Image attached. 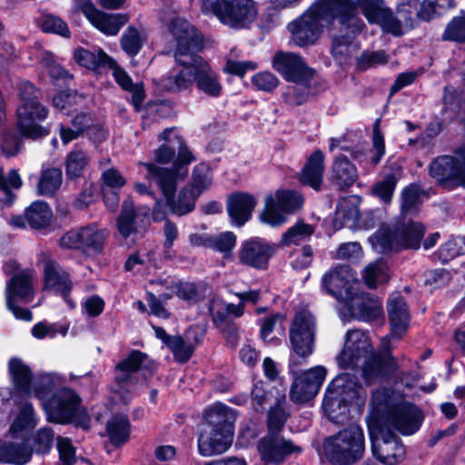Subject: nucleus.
Returning <instances> with one entry per match:
<instances>
[{"mask_svg":"<svg viewBox=\"0 0 465 465\" xmlns=\"http://www.w3.org/2000/svg\"><path fill=\"white\" fill-rule=\"evenodd\" d=\"M338 363L342 369H355L362 363V377L369 384L384 379L398 368L396 360L390 353L387 338L381 341V352L374 353L369 336L360 330L347 332Z\"/></svg>","mask_w":465,"mask_h":465,"instance_id":"obj_1","label":"nucleus"},{"mask_svg":"<svg viewBox=\"0 0 465 465\" xmlns=\"http://www.w3.org/2000/svg\"><path fill=\"white\" fill-rule=\"evenodd\" d=\"M169 27L176 40V63L194 65L193 80L197 88L209 96H219L223 87L218 74L195 54L203 45L202 35L188 21L179 17L173 18Z\"/></svg>","mask_w":465,"mask_h":465,"instance_id":"obj_2","label":"nucleus"},{"mask_svg":"<svg viewBox=\"0 0 465 465\" xmlns=\"http://www.w3.org/2000/svg\"><path fill=\"white\" fill-rule=\"evenodd\" d=\"M193 161H194L193 153L183 146L171 169L159 167L152 163H143L147 170L146 178L161 189L166 204L173 213L178 215L191 213L195 207V201L198 197L191 187L184 186L179 192L177 199L174 198L176 184L178 181L186 176L187 166Z\"/></svg>","mask_w":465,"mask_h":465,"instance_id":"obj_3","label":"nucleus"},{"mask_svg":"<svg viewBox=\"0 0 465 465\" xmlns=\"http://www.w3.org/2000/svg\"><path fill=\"white\" fill-rule=\"evenodd\" d=\"M375 417L382 420V427L386 430L394 429L404 435L415 433L423 420L422 412L417 406L386 390L376 391L372 394L367 419Z\"/></svg>","mask_w":465,"mask_h":465,"instance_id":"obj_4","label":"nucleus"},{"mask_svg":"<svg viewBox=\"0 0 465 465\" xmlns=\"http://www.w3.org/2000/svg\"><path fill=\"white\" fill-rule=\"evenodd\" d=\"M18 95L16 116L21 134L33 139L47 135L48 129L40 125L49 113L47 107L41 102V90L30 82H23L19 85Z\"/></svg>","mask_w":465,"mask_h":465,"instance_id":"obj_5","label":"nucleus"},{"mask_svg":"<svg viewBox=\"0 0 465 465\" xmlns=\"http://www.w3.org/2000/svg\"><path fill=\"white\" fill-rule=\"evenodd\" d=\"M367 397L365 390L350 374L339 375L328 386L322 408L332 421L339 422L348 412V402L362 403Z\"/></svg>","mask_w":465,"mask_h":465,"instance_id":"obj_6","label":"nucleus"},{"mask_svg":"<svg viewBox=\"0 0 465 465\" xmlns=\"http://www.w3.org/2000/svg\"><path fill=\"white\" fill-rule=\"evenodd\" d=\"M323 450L332 465L354 464L362 458L365 450L362 429L353 424L340 430L325 440Z\"/></svg>","mask_w":465,"mask_h":465,"instance_id":"obj_7","label":"nucleus"},{"mask_svg":"<svg viewBox=\"0 0 465 465\" xmlns=\"http://www.w3.org/2000/svg\"><path fill=\"white\" fill-rule=\"evenodd\" d=\"M47 420L51 422L66 424L75 422L87 430L90 419L82 404V399L70 388L57 390L44 404Z\"/></svg>","mask_w":465,"mask_h":465,"instance_id":"obj_8","label":"nucleus"},{"mask_svg":"<svg viewBox=\"0 0 465 465\" xmlns=\"http://www.w3.org/2000/svg\"><path fill=\"white\" fill-rule=\"evenodd\" d=\"M315 321L306 310L295 314L290 329V341L293 354L290 356L289 371L294 378L301 373V368L307 364L308 357L313 352Z\"/></svg>","mask_w":465,"mask_h":465,"instance_id":"obj_9","label":"nucleus"},{"mask_svg":"<svg viewBox=\"0 0 465 465\" xmlns=\"http://www.w3.org/2000/svg\"><path fill=\"white\" fill-rule=\"evenodd\" d=\"M381 421L376 417L367 419L372 454L385 465L399 464L405 459V447L399 437L382 427Z\"/></svg>","mask_w":465,"mask_h":465,"instance_id":"obj_10","label":"nucleus"},{"mask_svg":"<svg viewBox=\"0 0 465 465\" xmlns=\"http://www.w3.org/2000/svg\"><path fill=\"white\" fill-rule=\"evenodd\" d=\"M202 9L204 14H213L222 23L235 28L249 26L257 15L252 0H203Z\"/></svg>","mask_w":465,"mask_h":465,"instance_id":"obj_11","label":"nucleus"},{"mask_svg":"<svg viewBox=\"0 0 465 465\" xmlns=\"http://www.w3.org/2000/svg\"><path fill=\"white\" fill-rule=\"evenodd\" d=\"M430 174L449 190L465 188V143L456 148L454 155H442L432 161Z\"/></svg>","mask_w":465,"mask_h":465,"instance_id":"obj_12","label":"nucleus"},{"mask_svg":"<svg viewBox=\"0 0 465 465\" xmlns=\"http://www.w3.org/2000/svg\"><path fill=\"white\" fill-rule=\"evenodd\" d=\"M358 1L354 0H314L311 6L325 21L337 20L341 25L351 28L352 33L364 28V23L357 16Z\"/></svg>","mask_w":465,"mask_h":465,"instance_id":"obj_13","label":"nucleus"},{"mask_svg":"<svg viewBox=\"0 0 465 465\" xmlns=\"http://www.w3.org/2000/svg\"><path fill=\"white\" fill-rule=\"evenodd\" d=\"M109 236V231L91 223L65 232L60 239L62 248L79 250L83 252L100 253Z\"/></svg>","mask_w":465,"mask_h":465,"instance_id":"obj_14","label":"nucleus"},{"mask_svg":"<svg viewBox=\"0 0 465 465\" xmlns=\"http://www.w3.org/2000/svg\"><path fill=\"white\" fill-rule=\"evenodd\" d=\"M323 19L310 5L301 15L287 25L291 40L299 47L313 45L323 32Z\"/></svg>","mask_w":465,"mask_h":465,"instance_id":"obj_15","label":"nucleus"},{"mask_svg":"<svg viewBox=\"0 0 465 465\" xmlns=\"http://www.w3.org/2000/svg\"><path fill=\"white\" fill-rule=\"evenodd\" d=\"M303 204V197L293 191H278L275 196H267L263 210V223L278 227L287 222L289 214L299 210Z\"/></svg>","mask_w":465,"mask_h":465,"instance_id":"obj_16","label":"nucleus"},{"mask_svg":"<svg viewBox=\"0 0 465 465\" xmlns=\"http://www.w3.org/2000/svg\"><path fill=\"white\" fill-rule=\"evenodd\" d=\"M358 282L355 273L349 266H338L325 272L322 278V287L340 302L354 300Z\"/></svg>","mask_w":465,"mask_h":465,"instance_id":"obj_17","label":"nucleus"},{"mask_svg":"<svg viewBox=\"0 0 465 465\" xmlns=\"http://www.w3.org/2000/svg\"><path fill=\"white\" fill-rule=\"evenodd\" d=\"M358 5L367 21L380 25L383 32L394 36L402 35L406 32L401 20L385 5L384 0H358Z\"/></svg>","mask_w":465,"mask_h":465,"instance_id":"obj_18","label":"nucleus"},{"mask_svg":"<svg viewBox=\"0 0 465 465\" xmlns=\"http://www.w3.org/2000/svg\"><path fill=\"white\" fill-rule=\"evenodd\" d=\"M326 374V368L318 365L296 376L291 389V400L295 403H304L314 398L325 381Z\"/></svg>","mask_w":465,"mask_h":465,"instance_id":"obj_19","label":"nucleus"},{"mask_svg":"<svg viewBox=\"0 0 465 465\" xmlns=\"http://www.w3.org/2000/svg\"><path fill=\"white\" fill-rule=\"evenodd\" d=\"M18 297L25 302L33 298V274L29 272H22L15 274L6 285V305L15 318L31 321L32 312L15 304V298Z\"/></svg>","mask_w":465,"mask_h":465,"instance_id":"obj_20","label":"nucleus"},{"mask_svg":"<svg viewBox=\"0 0 465 465\" xmlns=\"http://www.w3.org/2000/svg\"><path fill=\"white\" fill-rule=\"evenodd\" d=\"M405 232V233H407ZM421 235V230L417 229L413 238H408L406 234L397 236V230L389 226L381 227L369 241L372 248L379 253H386L399 249H418L419 238Z\"/></svg>","mask_w":465,"mask_h":465,"instance_id":"obj_21","label":"nucleus"},{"mask_svg":"<svg viewBox=\"0 0 465 465\" xmlns=\"http://www.w3.org/2000/svg\"><path fill=\"white\" fill-rule=\"evenodd\" d=\"M272 66L292 83L312 81L314 75V71L306 65L302 56L293 53H277L273 58Z\"/></svg>","mask_w":465,"mask_h":465,"instance_id":"obj_22","label":"nucleus"},{"mask_svg":"<svg viewBox=\"0 0 465 465\" xmlns=\"http://www.w3.org/2000/svg\"><path fill=\"white\" fill-rule=\"evenodd\" d=\"M232 440V432L203 427L198 437V451L203 457L220 455L231 447Z\"/></svg>","mask_w":465,"mask_h":465,"instance_id":"obj_23","label":"nucleus"},{"mask_svg":"<svg viewBox=\"0 0 465 465\" xmlns=\"http://www.w3.org/2000/svg\"><path fill=\"white\" fill-rule=\"evenodd\" d=\"M81 11L94 27L108 35H117L128 21L125 15H109L97 10L92 4H84Z\"/></svg>","mask_w":465,"mask_h":465,"instance_id":"obj_24","label":"nucleus"},{"mask_svg":"<svg viewBox=\"0 0 465 465\" xmlns=\"http://www.w3.org/2000/svg\"><path fill=\"white\" fill-rule=\"evenodd\" d=\"M302 448L280 433L267 434L263 439V461L278 464L292 454H300Z\"/></svg>","mask_w":465,"mask_h":465,"instance_id":"obj_25","label":"nucleus"},{"mask_svg":"<svg viewBox=\"0 0 465 465\" xmlns=\"http://www.w3.org/2000/svg\"><path fill=\"white\" fill-rule=\"evenodd\" d=\"M391 335L401 339L407 331L410 323V313L405 300L400 293H392L387 305Z\"/></svg>","mask_w":465,"mask_h":465,"instance_id":"obj_26","label":"nucleus"},{"mask_svg":"<svg viewBox=\"0 0 465 465\" xmlns=\"http://www.w3.org/2000/svg\"><path fill=\"white\" fill-rule=\"evenodd\" d=\"M149 224L150 218L146 213H136L131 202H124L117 220V229L123 237L127 238L133 233H143Z\"/></svg>","mask_w":465,"mask_h":465,"instance_id":"obj_27","label":"nucleus"},{"mask_svg":"<svg viewBox=\"0 0 465 465\" xmlns=\"http://www.w3.org/2000/svg\"><path fill=\"white\" fill-rule=\"evenodd\" d=\"M203 427L217 429L219 430H226L233 433V425L236 420V413L226 405L216 402L210 406L203 414Z\"/></svg>","mask_w":465,"mask_h":465,"instance_id":"obj_28","label":"nucleus"},{"mask_svg":"<svg viewBox=\"0 0 465 465\" xmlns=\"http://www.w3.org/2000/svg\"><path fill=\"white\" fill-rule=\"evenodd\" d=\"M256 204L254 198L245 193H235L229 196L227 201V211L237 226H242L247 223Z\"/></svg>","mask_w":465,"mask_h":465,"instance_id":"obj_29","label":"nucleus"},{"mask_svg":"<svg viewBox=\"0 0 465 465\" xmlns=\"http://www.w3.org/2000/svg\"><path fill=\"white\" fill-rule=\"evenodd\" d=\"M45 288L66 298L72 288L68 273L54 261H47L44 267Z\"/></svg>","mask_w":465,"mask_h":465,"instance_id":"obj_30","label":"nucleus"},{"mask_svg":"<svg viewBox=\"0 0 465 465\" xmlns=\"http://www.w3.org/2000/svg\"><path fill=\"white\" fill-rule=\"evenodd\" d=\"M225 302L220 299L212 300L209 307L210 313L215 325L221 330L229 342L234 344L238 339V328L228 316Z\"/></svg>","mask_w":465,"mask_h":465,"instance_id":"obj_31","label":"nucleus"},{"mask_svg":"<svg viewBox=\"0 0 465 465\" xmlns=\"http://www.w3.org/2000/svg\"><path fill=\"white\" fill-rule=\"evenodd\" d=\"M177 64L181 65V68L172 69L168 75L162 79V87L172 93L187 89L193 81L194 65Z\"/></svg>","mask_w":465,"mask_h":465,"instance_id":"obj_32","label":"nucleus"},{"mask_svg":"<svg viewBox=\"0 0 465 465\" xmlns=\"http://www.w3.org/2000/svg\"><path fill=\"white\" fill-rule=\"evenodd\" d=\"M147 355L140 351H132L115 367L116 382H136L135 373L142 367Z\"/></svg>","mask_w":465,"mask_h":465,"instance_id":"obj_33","label":"nucleus"},{"mask_svg":"<svg viewBox=\"0 0 465 465\" xmlns=\"http://www.w3.org/2000/svg\"><path fill=\"white\" fill-rule=\"evenodd\" d=\"M324 155L315 151L309 158L301 174V182L318 191L322 183Z\"/></svg>","mask_w":465,"mask_h":465,"instance_id":"obj_34","label":"nucleus"},{"mask_svg":"<svg viewBox=\"0 0 465 465\" xmlns=\"http://www.w3.org/2000/svg\"><path fill=\"white\" fill-rule=\"evenodd\" d=\"M358 177L356 167L343 156L337 157L331 168V181L340 189L351 186Z\"/></svg>","mask_w":465,"mask_h":465,"instance_id":"obj_35","label":"nucleus"},{"mask_svg":"<svg viewBox=\"0 0 465 465\" xmlns=\"http://www.w3.org/2000/svg\"><path fill=\"white\" fill-rule=\"evenodd\" d=\"M8 371L16 390L30 395L33 373L28 365L19 358H11L8 362Z\"/></svg>","mask_w":465,"mask_h":465,"instance_id":"obj_36","label":"nucleus"},{"mask_svg":"<svg viewBox=\"0 0 465 465\" xmlns=\"http://www.w3.org/2000/svg\"><path fill=\"white\" fill-rule=\"evenodd\" d=\"M33 450L24 443H5L0 440V461L25 465L32 459Z\"/></svg>","mask_w":465,"mask_h":465,"instance_id":"obj_37","label":"nucleus"},{"mask_svg":"<svg viewBox=\"0 0 465 465\" xmlns=\"http://www.w3.org/2000/svg\"><path fill=\"white\" fill-rule=\"evenodd\" d=\"M63 182L62 170L59 167L43 165L37 184L41 195L53 196Z\"/></svg>","mask_w":465,"mask_h":465,"instance_id":"obj_38","label":"nucleus"},{"mask_svg":"<svg viewBox=\"0 0 465 465\" xmlns=\"http://www.w3.org/2000/svg\"><path fill=\"white\" fill-rule=\"evenodd\" d=\"M288 417L289 412L285 406V395L279 394L276 397L275 403L269 408L267 412L266 424L268 434L281 433Z\"/></svg>","mask_w":465,"mask_h":465,"instance_id":"obj_39","label":"nucleus"},{"mask_svg":"<svg viewBox=\"0 0 465 465\" xmlns=\"http://www.w3.org/2000/svg\"><path fill=\"white\" fill-rule=\"evenodd\" d=\"M173 131L174 130L173 128H166L159 135L161 140H164L169 143V144L161 145L157 150L154 151V159L160 163H167L173 159L175 155L176 144L178 145V153L183 146L188 150L187 146L184 144L183 139L180 136L174 135L173 138L170 137Z\"/></svg>","mask_w":465,"mask_h":465,"instance_id":"obj_40","label":"nucleus"},{"mask_svg":"<svg viewBox=\"0 0 465 465\" xmlns=\"http://www.w3.org/2000/svg\"><path fill=\"white\" fill-rule=\"evenodd\" d=\"M382 312L381 302L374 297H361L351 305V312L358 319L370 322L376 319Z\"/></svg>","mask_w":465,"mask_h":465,"instance_id":"obj_41","label":"nucleus"},{"mask_svg":"<svg viewBox=\"0 0 465 465\" xmlns=\"http://www.w3.org/2000/svg\"><path fill=\"white\" fill-rule=\"evenodd\" d=\"M53 213L49 205L35 201L25 210V218L31 228L41 229L49 225Z\"/></svg>","mask_w":465,"mask_h":465,"instance_id":"obj_42","label":"nucleus"},{"mask_svg":"<svg viewBox=\"0 0 465 465\" xmlns=\"http://www.w3.org/2000/svg\"><path fill=\"white\" fill-rule=\"evenodd\" d=\"M238 259L242 264L253 268L262 265V242L259 238H251L243 242L238 252Z\"/></svg>","mask_w":465,"mask_h":465,"instance_id":"obj_43","label":"nucleus"},{"mask_svg":"<svg viewBox=\"0 0 465 465\" xmlns=\"http://www.w3.org/2000/svg\"><path fill=\"white\" fill-rule=\"evenodd\" d=\"M74 58L80 65L92 70L114 65V60L102 50L91 52L86 49H79L75 51Z\"/></svg>","mask_w":465,"mask_h":465,"instance_id":"obj_44","label":"nucleus"},{"mask_svg":"<svg viewBox=\"0 0 465 465\" xmlns=\"http://www.w3.org/2000/svg\"><path fill=\"white\" fill-rule=\"evenodd\" d=\"M360 48L357 42L349 35H339L333 37L331 54L339 64L348 61Z\"/></svg>","mask_w":465,"mask_h":465,"instance_id":"obj_45","label":"nucleus"},{"mask_svg":"<svg viewBox=\"0 0 465 465\" xmlns=\"http://www.w3.org/2000/svg\"><path fill=\"white\" fill-rule=\"evenodd\" d=\"M362 278L369 288H377L389 280L388 266L382 260L369 263L362 273Z\"/></svg>","mask_w":465,"mask_h":465,"instance_id":"obj_46","label":"nucleus"},{"mask_svg":"<svg viewBox=\"0 0 465 465\" xmlns=\"http://www.w3.org/2000/svg\"><path fill=\"white\" fill-rule=\"evenodd\" d=\"M107 432L114 445L125 443L130 435V422L126 416H114L107 423Z\"/></svg>","mask_w":465,"mask_h":465,"instance_id":"obj_47","label":"nucleus"},{"mask_svg":"<svg viewBox=\"0 0 465 465\" xmlns=\"http://www.w3.org/2000/svg\"><path fill=\"white\" fill-rule=\"evenodd\" d=\"M88 155L82 150H73L65 159V174L70 180L81 177L89 164Z\"/></svg>","mask_w":465,"mask_h":465,"instance_id":"obj_48","label":"nucleus"},{"mask_svg":"<svg viewBox=\"0 0 465 465\" xmlns=\"http://www.w3.org/2000/svg\"><path fill=\"white\" fill-rule=\"evenodd\" d=\"M21 185L22 180L15 170H10L7 173L0 170V190L5 194L3 198H0V206L10 205L15 200V195L11 193V190L19 189Z\"/></svg>","mask_w":465,"mask_h":465,"instance_id":"obj_49","label":"nucleus"},{"mask_svg":"<svg viewBox=\"0 0 465 465\" xmlns=\"http://www.w3.org/2000/svg\"><path fill=\"white\" fill-rule=\"evenodd\" d=\"M400 180L399 172L387 174L381 181L376 183L371 188V193L382 203H389L391 201L396 184Z\"/></svg>","mask_w":465,"mask_h":465,"instance_id":"obj_50","label":"nucleus"},{"mask_svg":"<svg viewBox=\"0 0 465 465\" xmlns=\"http://www.w3.org/2000/svg\"><path fill=\"white\" fill-rule=\"evenodd\" d=\"M31 447L36 454L48 453L54 445V432L49 427H43L37 430L31 436Z\"/></svg>","mask_w":465,"mask_h":465,"instance_id":"obj_51","label":"nucleus"},{"mask_svg":"<svg viewBox=\"0 0 465 465\" xmlns=\"http://www.w3.org/2000/svg\"><path fill=\"white\" fill-rule=\"evenodd\" d=\"M36 424L35 411L32 404L25 403L9 429V433L13 438H17L19 434L27 427H33Z\"/></svg>","mask_w":465,"mask_h":465,"instance_id":"obj_52","label":"nucleus"},{"mask_svg":"<svg viewBox=\"0 0 465 465\" xmlns=\"http://www.w3.org/2000/svg\"><path fill=\"white\" fill-rule=\"evenodd\" d=\"M465 253V237L457 236L450 239L437 252L439 260L445 263L456 256Z\"/></svg>","mask_w":465,"mask_h":465,"instance_id":"obj_53","label":"nucleus"},{"mask_svg":"<svg viewBox=\"0 0 465 465\" xmlns=\"http://www.w3.org/2000/svg\"><path fill=\"white\" fill-rule=\"evenodd\" d=\"M312 233V226L300 222L289 228L282 234V242L285 245L299 244L300 242L309 239Z\"/></svg>","mask_w":465,"mask_h":465,"instance_id":"obj_54","label":"nucleus"},{"mask_svg":"<svg viewBox=\"0 0 465 465\" xmlns=\"http://www.w3.org/2000/svg\"><path fill=\"white\" fill-rule=\"evenodd\" d=\"M144 39L137 29L129 26L121 37V46L123 50L129 55L134 56L141 50Z\"/></svg>","mask_w":465,"mask_h":465,"instance_id":"obj_55","label":"nucleus"},{"mask_svg":"<svg viewBox=\"0 0 465 465\" xmlns=\"http://www.w3.org/2000/svg\"><path fill=\"white\" fill-rule=\"evenodd\" d=\"M280 364L271 358L263 359V373L266 379L274 383V388L277 391V395L284 394V378L281 374Z\"/></svg>","mask_w":465,"mask_h":465,"instance_id":"obj_56","label":"nucleus"},{"mask_svg":"<svg viewBox=\"0 0 465 465\" xmlns=\"http://www.w3.org/2000/svg\"><path fill=\"white\" fill-rule=\"evenodd\" d=\"M443 39L459 43L465 42V12L454 16L447 25L443 34Z\"/></svg>","mask_w":465,"mask_h":465,"instance_id":"obj_57","label":"nucleus"},{"mask_svg":"<svg viewBox=\"0 0 465 465\" xmlns=\"http://www.w3.org/2000/svg\"><path fill=\"white\" fill-rule=\"evenodd\" d=\"M212 183V173L207 165L201 163L194 167L193 181L187 184L199 196Z\"/></svg>","mask_w":465,"mask_h":465,"instance_id":"obj_58","label":"nucleus"},{"mask_svg":"<svg viewBox=\"0 0 465 465\" xmlns=\"http://www.w3.org/2000/svg\"><path fill=\"white\" fill-rule=\"evenodd\" d=\"M450 5V0H423L416 15L425 21L440 15Z\"/></svg>","mask_w":465,"mask_h":465,"instance_id":"obj_59","label":"nucleus"},{"mask_svg":"<svg viewBox=\"0 0 465 465\" xmlns=\"http://www.w3.org/2000/svg\"><path fill=\"white\" fill-rule=\"evenodd\" d=\"M420 204V193L417 185L411 184L401 192V212L404 214L418 211Z\"/></svg>","mask_w":465,"mask_h":465,"instance_id":"obj_60","label":"nucleus"},{"mask_svg":"<svg viewBox=\"0 0 465 465\" xmlns=\"http://www.w3.org/2000/svg\"><path fill=\"white\" fill-rule=\"evenodd\" d=\"M173 354L175 361L184 363L190 360L193 352V346L185 341L181 336L174 335L167 346Z\"/></svg>","mask_w":465,"mask_h":465,"instance_id":"obj_61","label":"nucleus"},{"mask_svg":"<svg viewBox=\"0 0 465 465\" xmlns=\"http://www.w3.org/2000/svg\"><path fill=\"white\" fill-rule=\"evenodd\" d=\"M236 244V235L232 232H224L211 235L210 249L221 252L225 255L231 253Z\"/></svg>","mask_w":465,"mask_h":465,"instance_id":"obj_62","label":"nucleus"},{"mask_svg":"<svg viewBox=\"0 0 465 465\" xmlns=\"http://www.w3.org/2000/svg\"><path fill=\"white\" fill-rule=\"evenodd\" d=\"M398 18L401 20L405 31L413 28L416 18H419L416 14L418 13V3L415 1H409L399 5Z\"/></svg>","mask_w":465,"mask_h":465,"instance_id":"obj_63","label":"nucleus"},{"mask_svg":"<svg viewBox=\"0 0 465 465\" xmlns=\"http://www.w3.org/2000/svg\"><path fill=\"white\" fill-rule=\"evenodd\" d=\"M40 63L47 71L50 77L54 80L66 79L70 77L69 74L54 60L51 53L45 52L42 54Z\"/></svg>","mask_w":465,"mask_h":465,"instance_id":"obj_64","label":"nucleus"}]
</instances>
